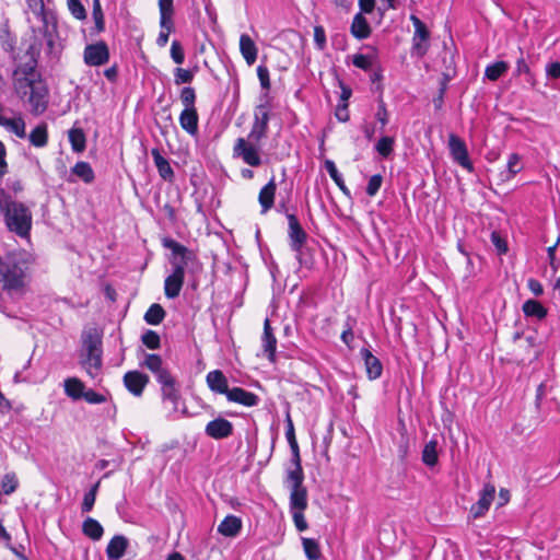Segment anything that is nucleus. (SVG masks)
Masks as SVG:
<instances>
[{"label": "nucleus", "mask_w": 560, "mask_h": 560, "mask_svg": "<svg viewBox=\"0 0 560 560\" xmlns=\"http://www.w3.org/2000/svg\"><path fill=\"white\" fill-rule=\"evenodd\" d=\"M50 4L27 2L24 13L33 31L34 43L26 50L25 61L18 63L12 74L14 92L33 116L43 115L49 104V89L37 70V56L44 49L46 55L57 57L62 49L57 15Z\"/></svg>", "instance_id": "obj_1"}, {"label": "nucleus", "mask_w": 560, "mask_h": 560, "mask_svg": "<svg viewBox=\"0 0 560 560\" xmlns=\"http://www.w3.org/2000/svg\"><path fill=\"white\" fill-rule=\"evenodd\" d=\"M0 214L9 231L21 237L28 236L32 229V212L20 201H16L2 187H0Z\"/></svg>", "instance_id": "obj_2"}, {"label": "nucleus", "mask_w": 560, "mask_h": 560, "mask_svg": "<svg viewBox=\"0 0 560 560\" xmlns=\"http://www.w3.org/2000/svg\"><path fill=\"white\" fill-rule=\"evenodd\" d=\"M270 120V106L268 102L261 103L255 107L254 121L248 133V140L259 143L267 137Z\"/></svg>", "instance_id": "obj_3"}, {"label": "nucleus", "mask_w": 560, "mask_h": 560, "mask_svg": "<svg viewBox=\"0 0 560 560\" xmlns=\"http://www.w3.org/2000/svg\"><path fill=\"white\" fill-rule=\"evenodd\" d=\"M410 20L415 27V34L412 37L411 56L422 58L429 50L430 47V32L425 24L415 14L410 16Z\"/></svg>", "instance_id": "obj_4"}, {"label": "nucleus", "mask_w": 560, "mask_h": 560, "mask_svg": "<svg viewBox=\"0 0 560 560\" xmlns=\"http://www.w3.org/2000/svg\"><path fill=\"white\" fill-rule=\"evenodd\" d=\"M24 271L19 262L14 260L0 261V281L3 288L16 290L23 285Z\"/></svg>", "instance_id": "obj_5"}, {"label": "nucleus", "mask_w": 560, "mask_h": 560, "mask_svg": "<svg viewBox=\"0 0 560 560\" xmlns=\"http://www.w3.org/2000/svg\"><path fill=\"white\" fill-rule=\"evenodd\" d=\"M290 488V510H306L308 505V493L304 486V478H285Z\"/></svg>", "instance_id": "obj_6"}, {"label": "nucleus", "mask_w": 560, "mask_h": 560, "mask_svg": "<svg viewBox=\"0 0 560 560\" xmlns=\"http://www.w3.org/2000/svg\"><path fill=\"white\" fill-rule=\"evenodd\" d=\"M448 150L455 163L467 170L469 173L474 172V165L469 159L467 145L462 138L455 133H450Z\"/></svg>", "instance_id": "obj_7"}, {"label": "nucleus", "mask_w": 560, "mask_h": 560, "mask_svg": "<svg viewBox=\"0 0 560 560\" xmlns=\"http://www.w3.org/2000/svg\"><path fill=\"white\" fill-rule=\"evenodd\" d=\"M233 155L241 158L244 163L252 167H258L261 165V158L258 148L246 141L244 138H237L233 147Z\"/></svg>", "instance_id": "obj_8"}, {"label": "nucleus", "mask_w": 560, "mask_h": 560, "mask_svg": "<svg viewBox=\"0 0 560 560\" xmlns=\"http://www.w3.org/2000/svg\"><path fill=\"white\" fill-rule=\"evenodd\" d=\"M109 49L104 40L85 46L83 51L84 63L89 67H100L108 62Z\"/></svg>", "instance_id": "obj_9"}, {"label": "nucleus", "mask_w": 560, "mask_h": 560, "mask_svg": "<svg viewBox=\"0 0 560 560\" xmlns=\"http://www.w3.org/2000/svg\"><path fill=\"white\" fill-rule=\"evenodd\" d=\"M186 264V261L173 264V272L164 281V293L167 299H175L179 295L184 284Z\"/></svg>", "instance_id": "obj_10"}, {"label": "nucleus", "mask_w": 560, "mask_h": 560, "mask_svg": "<svg viewBox=\"0 0 560 560\" xmlns=\"http://www.w3.org/2000/svg\"><path fill=\"white\" fill-rule=\"evenodd\" d=\"M495 497V487L494 485L488 482L485 483L482 489L479 492V499L476 503L470 506L469 516L474 520L483 517L486 513L489 511L492 501Z\"/></svg>", "instance_id": "obj_11"}, {"label": "nucleus", "mask_w": 560, "mask_h": 560, "mask_svg": "<svg viewBox=\"0 0 560 560\" xmlns=\"http://www.w3.org/2000/svg\"><path fill=\"white\" fill-rule=\"evenodd\" d=\"M156 382L161 385L162 397L170 400L172 404L177 405L179 399V389L175 377L165 368L155 375Z\"/></svg>", "instance_id": "obj_12"}, {"label": "nucleus", "mask_w": 560, "mask_h": 560, "mask_svg": "<svg viewBox=\"0 0 560 560\" xmlns=\"http://www.w3.org/2000/svg\"><path fill=\"white\" fill-rule=\"evenodd\" d=\"M8 112L11 110L0 104V127L4 128L8 132L13 133L18 138L24 139L26 137V124L23 117L20 114L14 117H8Z\"/></svg>", "instance_id": "obj_13"}, {"label": "nucleus", "mask_w": 560, "mask_h": 560, "mask_svg": "<svg viewBox=\"0 0 560 560\" xmlns=\"http://www.w3.org/2000/svg\"><path fill=\"white\" fill-rule=\"evenodd\" d=\"M122 382L127 390L136 397H141L144 388L150 382L147 374L133 370L125 373Z\"/></svg>", "instance_id": "obj_14"}, {"label": "nucleus", "mask_w": 560, "mask_h": 560, "mask_svg": "<svg viewBox=\"0 0 560 560\" xmlns=\"http://www.w3.org/2000/svg\"><path fill=\"white\" fill-rule=\"evenodd\" d=\"M288 219V237L290 248H295L299 245H305L308 238L307 233L302 228L298 217L294 213H287Z\"/></svg>", "instance_id": "obj_15"}, {"label": "nucleus", "mask_w": 560, "mask_h": 560, "mask_svg": "<svg viewBox=\"0 0 560 560\" xmlns=\"http://www.w3.org/2000/svg\"><path fill=\"white\" fill-rule=\"evenodd\" d=\"M205 433L211 439L223 440L233 434V423L224 418H215L207 423Z\"/></svg>", "instance_id": "obj_16"}, {"label": "nucleus", "mask_w": 560, "mask_h": 560, "mask_svg": "<svg viewBox=\"0 0 560 560\" xmlns=\"http://www.w3.org/2000/svg\"><path fill=\"white\" fill-rule=\"evenodd\" d=\"M261 347L264 354L270 362L276 361V350H277V338L271 328L270 320L268 318L264 322V332L261 336Z\"/></svg>", "instance_id": "obj_17"}, {"label": "nucleus", "mask_w": 560, "mask_h": 560, "mask_svg": "<svg viewBox=\"0 0 560 560\" xmlns=\"http://www.w3.org/2000/svg\"><path fill=\"white\" fill-rule=\"evenodd\" d=\"M206 382L211 392L215 394H223L228 397L229 388L228 377L221 370L210 371L206 376Z\"/></svg>", "instance_id": "obj_18"}, {"label": "nucleus", "mask_w": 560, "mask_h": 560, "mask_svg": "<svg viewBox=\"0 0 560 560\" xmlns=\"http://www.w3.org/2000/svg\"><path fill=\"white\" fill-rule=\"evenodd\" d=\"M228 400L231 402H236L243 405L245 407H255L259 404L260 398L242 387H233L231 392L228 393Z\"/></svg>", "instance_id": "obj_19"}, {"label": "nucleus", "mask_w": 560, "mask_h": 560, "mask_svg": "<svg viewBox=\"0 0 560 560\" xmlns=\"http://www.w3.org/2000/svg\"><path fill=\"white\" fill-rule=\"evenodd\" d=\"M129 540L124 535H115L106 547L107 560H119L126 553Z\"/></svg>", "instance_id": "obj_20"}, {"label": "nucleus", "mask_w": 560, "mask_h": 560, "mask_svg": "<svg viewBox=\"0 0 560 560\" xmlns=\"http://www.w3.org/2000/svg\"><path fill=\"white\" fill-rule=\"evenodd\" d=\"M360 355L364 361L366 374L370 380H376L381 377L383 372V365L378 358H376L368 348L360 350Z\"/></svg>", "instance_id": "obj_21"}, {"label": "nucleus", "mask_w": 560, "mask_h": 560, "mask_svg": "<svg viewBox=\"0 0 560 560\" xmlns=\"http://www.w3.org/2000/svg\"><path fill=\"white\" fill-rule=\"evenodd\" d=\"M77 177L85 184H92L95 179V173L89 162L79 161L71 167L70 177L67 179L69 183H74Z\"/></svg>", "instance_id": "obj_22"}, {"label": "nucleus", "mask_w": 560, "mask_h": 560, "mask_svg": "<svg viewBox=\"0 0 560 560\" xmlns=\"http://www.w3.org/2000/svg\"><path fill=\"white\" fill-rule=\"evenodd\" d=\"M277 190V184L275 176L260 189L258 195V201L261 207V213L268 212L275 205V195Z\"/></svg>", "instance_id": "obj_23"}, {"label": "nucleus", "mask_w": 560, "mask_h": 560, "mask_svg": "<svg viewBox=\"0 0 560 560\" xmlns=\"http://www.w3.org/2000/svg\"><path fill=\"white\" fill-rule=\"evenodd\" d=\"M199 116L197 108H184L179 115L180 127L190 136L198 133Z\"/></svg>", "instance_id": "obj_24"}, {"label": "nucleus", "mask_w": 560, "mask_h": 560, "mask_svg": "<svg viewBox=\"0 0 560 560\" xmlns=\"http://www.w3.org/2000/svg\"><path fill=\"white\" fill-rule=\"evenodd\" d=\"M151 155L153 158L155 167L159 172V175L166 182L174 180V171L166 158H164L158 148H153L151 150Z\"/></svg>", "instance_id": "obj_25"}, {"label": "nucleus", "mask_w": 560, "mask_h": 560, "mask_svg": "<svg viewBox=\"0 0 560 560\" xmlns=\"http://www.w3.org/2000/svg\"><path fill=\"white\" fill-rule=\"evenodd\" d=\"M240 50L248 66L255 63L257 59L258 49L254 40L248 34H242L240 37Z\"/></svg>", "instance_id": "obj_26"}, {"label": "nucleus", "mask_w": 560, "mask_h": 560, "mask_svg": "<svg viewBox=\"0 0 560 560\" xmlns=\"http://www.w3.org/2000/svg\"><path fill=\"white\" fill-rule=\"evenodd\" d=\"M366 48V54H355L352 57L353 66L364 71L371 70L377 61V49L370 46Z\"/></svg>", "instance_id": "obj_27"}, {"label": "nucleus", "mask_w": 560, "mask_h": 560, "mask_svg": "<svg viewBox=\"0 0 560 560\" xmlns=\"http://www.w3.org/2000/svg\"><path fill=\"white\" fill-rule=\"evenodd\" d=\"M242 529V520L235 515H228L218 526V533L225 537H235Z\"/></svg>", "instance_id": "obj_28"}, {"label": "nucleus", "mask_w": 560, "mask_h": 560, "mask_svg": "<svg viewBox=\"0 0 560 560\" xmlns=\"http://www.w3.org/2000/svg\"><path fill=\"white\" fill-rule=\"evenodd\" d=\"M82 533L88 538L98 541L104 535V528L97 520L88 516L82 523Z\"/></svg>", "instance_id": "obj_29"}, {"label": "nucleus", "mask_w": 560, "mask_h": 560, "mask_svg": "<svg viewBox=\"0 0 560 560\" xmlns=\"http://www.w3.org/2000/svg\"><path fill=\"white\" fill-rule=\"evenodd\" d=\"M174 2H159L160 7V26L167 32L174 31Z\"/></svg>", "instance_id": "obj_30"}, {"label": "nucleus", "mask_w": 560, "mask_h": 560, "mask_svg": "<svg viewBox=\"0 0 560 560\" xmlns=\"http://www.w3.org/2000/svg\"><path fill=\"white\" fill-rule=\"evenodd\" d=\"M522 311L526 317H534L539 320L544 319L548 314L547 308L539 301L533 299L523 303Z\"/></svg>", "instance_id": "obj_31"}, {"label": "nucleus", "mask_w": 560, "mask_h": 560, "mask_svg": "<svg viewBox=\"0 0 560 560\" xmlns=\"http://www.w3.org/2000/svg\"><path fill=\"white\" fill-rule=\"evenodd\" d=\"M350 31L351 34L358 39L368 38L371 34L370 25L361 13H357L354 15Z\"/></svg>", "instance_id": "obj_32"}, {"label": "nucleus", "mask_w": 560, "mask_h": 560, "mask_svg": "<svg viewBox=\"0 0 560 560\" xmlns=\"http://www.w3.org/2000/svg\"><path fill=\"white\" fill-rule=\"evenodd\" d=\"M63 386L67 396L73 400L82 399L86 390L83 382L77 377H69L65 380Z\"/></svg>", "instance_id": "obj_33"}, {"label": "nucleus", "mask_w": 560, "mask_h": 560, "mask_svg": "<svg viewBox=\"0 0 560 560\" xmlns=\"http://www.w3.org/2000/svg\"><path fill=\"white\" fill-rule=\"evenodd\" d=\"M292 467L287 469L285 478H304V471L301 465L299 444L290 446Z\"/></svg>", "instance_id": "obj_34"}, {"label": "nucleus", "mask_w": 560, "mask_h": 560, "mask_svg": "<svg viewBox=\"0 0 560 560\" xmlns=\"http://www.w3.org/2000/svg\"><path fill=\"white\" fill-rule=\"evenodd\" d=\"M28 140L36 148H44L48 143V127L42 122L37 125L28 135Z\"/></svg>", "instance_id": "obj_35"}, {"label": "nucleus", "mask_w": 560, "mask_h": 560, "mask_svg": "<svg viewBox=\"0 0 560 560\" xmlns=\"http://www.w3.org/2000/svg\"><path fill=\"white\" fill-rule=\"evenodd\" d=\"M421 459L428 467H434L439 462L438 454V441L435 439L430 440L424 444Z\"/></svg>", "instance_id": "obj_36"}, {"label": "nucleus", "mask_w": 560, "mask_h": 560, "mask_svg": "<svg viewBox=\"0 0 560 560\" xmlns=\"http://www.w3.org/2000/svg\"><path fill=\"white\" fill-rule=\"evenodd\" d=\"M325 170L328 172L331 179L335 182V184L338 186V188L342 191L345 196L348 198H351V192L349 188L346 186L342 175L339 173V171L336 167V164L331 160H326L324 163Z\"/></svg>", "instance_id": "obj_37"}, {"label": "nucleus", "mask_w": 560, "mask_h": 560, "mask_svg": "<svg viewBox=\"0 0 560 560\" xmlns=\"http://www.w3.org/2000/svg\"><path fill=\"white\" fill-rule=\"evenodd\" d=\"M68 138L73 152L81 153L85 150L86 138L82 129L73 128L69 130Z\"/></svg>", "instance_id": "obj_38"}, {"label": "nucleus", "mask_w": 560, "mask_h": 560, "mask_svg": "<svg viewBox=\"0 0 560 560\" xmlns=\"http://www.w3.org/2000/svg\"><path fill=\"white\" fill-rule=\"evenodd\" d=\"M521 156L517 153H511L508 159L506 170L501 173L502 180H510L521 172Z\"/></svg>", "instance_id": "obj_39"}, {"label": "nucleus", "mask_w": 560, "mask_h": 560, "mask_svg": "<svg viewBox=\"0 0 560 560\" xmlns=\"http://www.w3.org/2000/svg\"><path fill=\"white\" fill-rule=\"evenodd\" d=\"M295 254V258L299 261L301 267L311 269L314 265V257L311 253V249L305 245H299L295 248H291Z\"/></svg>", "instance_id": "obj_40"}, {"label": "nucleus", "mask_w": 560, "mask_h": 560, "mask_svg": "<svg viewBox=\"0 0 560 560\" xmlns=\"http://www.w3.org/2000/svg\"><path fill=\"white\" fill-rule=\"evenodd\" d=\"M301 540L303 550L308 560H319L322 558L320 547L316 539L302 537Z\"/></svg>", "instance_id": "obj_41"}, {"label": "nucleus", "mask_w": 560, "mask_h": 560, "mask_svg": "<svg viewBox=\"0 0 560 560\" xmlns=\"http://www.w3.org/2000/svg\"><path fill=\"white\" fill-rule=\"evenodd\" d=\"M509 70L506 61H495L486 67L485 77L490 81L499 80Z\"/></svg>", "instance_id": "obj_42"}, {"label": "nucleus", "mask_w": 560, "mask_h": 560, "mask_svg": "<svg viewBox=\"0 0 560 560\" xmlns=\"http://www.w3.org/2000/svg\"><path fill=\"white\" fill-rule=\"evenodd\" d=\"M520 52H521V56L517 58L516 60V67H515V70H514V75L515 77H520L522 74H525L526 77V82L529 83L532 86L535 85V75L534 73L532 72L530 68H529V65L526 62L524 56H523V51L522 49L520 48Z\"/></svg>", "instance_id": "obj_43"}, {"label": "nucleus", "mask_w": 560, "mask_h": 560, "mask_svg": "<svg viewBox=\"0 0 560 560\" xmlns=\"http://www.w3.org/2000/svg\"><path fill=\"white\" fill-rule=\"evenodd\" d=\"M166 313L164 308L158 304L153 303L144 314V320L149 325H159L163 322Z\"/></svg>", "instance_id": "obj_44"}, {"label": "nucleus", "mask_w": 560, "mask_h": 560, "mask_svg": "<svg viewBox=\"0 0 560 560\" xmlns=\"http://www.w3.org/2000/svg\"><path fill=\"white\" fill-rule=\"evenodd\" d=\"M140 365L150 370L154 376L165 369L161 355L155 353H145Z\"/></svg>", "instance_id": "obj_45"}, {"label": "nucleus", "mask_w": 560, "mask_h": 560, "mask_svg": "<svg viewBox=\"0 0 560 560\" xmlns=\"http://www.w3.org/2000/svg\"><path fill=\"white\" fill-rule=\"evenodd\" d=\"M101 481L95 482L89 491L84 493L83 501L81 503V512L89 513L93 510L96 501L97 491L100 489Z\"/></svg>", "instance_id": "obj_46"}, {"label": "nucleus", "mask_w": 560, "mask_h": 560, "mask_svg": "<svg viewBox=\"0 0 560 560\" xmlns=\"http://www.w3.org/2000/svg\"><path fill=\"white\" fill-rule=\"evenodd\" d=\"M395 139L389 136L380 138L375 144L376 152L384 159H387L394 152Z\"/></svg>", "instance_id": "obj_47"}, {"label": "nucleus", "mask_w": 560, "mask_h": 560, "mask_svg": "<svg viewBox=\"0 0 560 560\" xmlns=\"http://www.w3.org/2000/svg\"><path fill=\"white\" fill-rule=\"evenodd\" d=\"M83 364L88 365V373L94 377L102 368V353L86 354Z\"/></svg>", "instance_id": "obj_48"}, {"label": "nucleus", "mask_w": 560, "mask_h": 560, "mask_svg": "<svg viewBox=\"0 0 560 560\" xmlns=\"http://www.w3.org/2000/svg\"><path fill=\"white\" fill-rule=\"evenodd\" d=\"M163 246L171 249L173 255L180 256V261H186V255L188 254L186 246L170 237L163 240Z\"/></svg>", "instance_id": "obj_49"}, {"label": "nucleus", "mask_w": 560, "mask_h": 560, "mask_svg": "<svg viewBox=\"0 0 560 560\" xmlns=\"http://www.w3.org/2000/svg\"><path fill=\"white\" fill-rule=\"evenodd\" d=\"M83 347L86 350V354L102 353V340L96 335H88L83 339Z\"/></svg>", "instance_id": "obj_50"}, {"label": "nucleus", "mask_w": 560, "mask_h": 560, "mask_svg": "<svg viewBox=\"0 0 560 560\" xmlns=\"http://www.w3.org/2000/svg\"><path fill=\"white\" fill-rule=\"evenodd\" d=\"M197 67L194 70L176 68L174 70V82L176 85L190 83L194 80Z\"/></svg>", "instance_id": "obj_51"}, {"label": "nucleus", "mask_w": 560, "mask_h": 560, "mask_svg": "<svg viewBox=\"0 0 560 560\" xmlns=\"http://www.w3.org/2000/svg\"><path fill=\"white\" fill-rule=\"evenodd\" d=\"M141 341L147 348L151 350H156L161 347V338L159 334L151 329L144 331V334L141 336Z\"/></svg>", "instance_id": "obj_52"}, {"label": "nucleus", "mask_w": 560, "mask_h": 560, "mask_svg": "<svg viewBox=\"0 0 560 560\" xmlns=\"http://www.w3.org/2000/svg\"><path fill=\"white\" fill-rule=\"evenodd\" d=\"M18 486L19 480L16 478V475L13 472L5 474L1 479V488L4 494L9 495L13 493L16 490Z\"/></svg>", "instance_id": "obj_53"}, {"label": "nucleus", "mask_w": 560, "mask_h": 560, "mask_svg": "<svg viewBox=\"0 0 560 560\" xmlns=\"http://www.w3.org/2000/svg\"><path fill=\"white\" fill-rule=\"evenodd\" d=\"M179 98L185 108H195L196 92L191 86H185L182 89Z\"/></svg>", "instance_id": "obj_54"}, {"label": "nucleus", "mask_w": 560, "mask_h": 560, "mask_svg": "<svg viewBox=\"0 0 560 560\" xmlns=\"http://www.w3.org/2000/svg\"><path fill=\"white\" fill-rule=\"evenodd\" d=\"M377 103L378 104L377 110L375 113V118L381 124V130H383L384 127L389 121V113L387 110L386 103L384 102L383 97H380Z\"/></svg>", "instance_id": "obj_55"}, {"label": "nucleus", "mask_w": 560, "mask_h": 560, "mask_svg": "<svg viewBox=\"0 0 560 560\" xmlns=\"http://www.w3.org/2000/svg\"><path fill=\"white\" fill-rule=\"evenodd\" d=\"M93 20L95 23V30L101 33L105 30L104 13L101 7V2H93Z\"/></svg>", "instance_id": "obj_56"}, {"label": "nucleus", "mask_w": 560, "mask_h": 560, "mask_svg": "<svg viewBox=\"0 0 560 560\" xmlns=\"http://www.w3.org/2000/svg\"><path fill=\"white\" fill-rule=\"evenodd\" d=\"M305 510H290L295 528L299 532H304L308 528V524L304 516Z\"/></svg>", "instance_id": "obj_57"}, {"label": "nucleus", "mask_w": 560, "mask_h": 560, "mask_svg": "<svg viewBox=\"0 0 560 560\" xmlns=\"http://www.w3.org/2000/svg\"><path fill=\"white\" fill-rule=\"evenodd\" d=\"M171 58L177 65H182L185 60V52L178 40H173L171 45Z\"/></svg>", "instance_id": "obj_58"}, {"label": "nucleus", "mask_w": 560, "mask_h": 560, "mask_svg": "<svg viewBox=\"0 0 560 560\" xmlns=\"http://www.w3.org/2000/svg\"><path fill=\"white\" fill-rule=\"evenodd\" d=\"M257 77L259 79L260 86L266 92H268L270 90L271 83H270V75H269V70H268L267 66L259 65L257 67Z\"/></svg>", "instance_id": "obj_59"}, {"label": "nucleus", "mask_w": 560, "mask_h": 560, "mask_svg": "<svg viewBox=\"0 0 560 560\" xmlns=\"http://www.w3.org/2000/svg\"><path fill=\"white\" fill-rule=\"evenodd\" d=\"M382 183H383V176L381 174H375L373 176L370 177V180L368 183V186H366V194L370 196V197H373L375 196L381 186H382Z\"/></svg>", "instance_id": "obj_60"}, {"label": "nucleus", "mask_w": 560, "mask_h": 560, "mask_svg": "<svg viewBox=\"0 0 560 560\" xmlns=\"http://www.w3.org/2000/svg\"><path fill=\"white\" fill-rule=\"evenodd\" d=\"M491 243L495 247L499 255L506 254L509 250L506 241L497 231L491 233Z\"/></svg>", "instance_id": "obj_61"}, {"label": "nucleus", "mask_w": 560, "mask_h": 560, "mask_svg": "<svg viewBox=\"0 0 560 560\" xmlns=\"http://www.w3.org/2000/svg\"><path fill=\"white\" fill-rule=\"evenodd\" d=\"M314 43L318 50H324L326 47V33L322 25L314 26Z\"/></svg>", "instance_id": "obj_62"}, {"label": "nucleus", "mask_w": 560, "mask_h": 560, "mask_svg": "<svg viewBox=\"0 0 560 560\" xmlns=\"http://www.w3.org/2000/svg\"><path fill=\"white\" fill-rule=\"evenodd\" d=\"M83 399L86 402L92 404V405L103 404L107 400L106 396H104L100 393H96L95 390H93L91 388L85 390Z\"/></svg>", "instance_id": "obj_63"}, {"label": "nucleus", "mask_w": 560, "mask_h": 560, "mask_svg": "<svg viewBox=\"0 0 560 560\" xmlns=\"http://www.w3.org/2000/svg\"><path fill=\"white\" fill-rule=\"evenodd\" d=\"M71 14L78 20H84L86 18V11L82 2H68Z\"/></svg>", "instance_id": "obj_64"}]
</instances>
